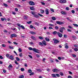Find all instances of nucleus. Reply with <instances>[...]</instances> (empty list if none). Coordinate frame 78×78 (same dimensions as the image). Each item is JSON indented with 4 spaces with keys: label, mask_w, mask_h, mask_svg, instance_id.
<instances>
[{
    "label": "nucleus",
    "mask_w": 78,
    "mask_h": 78,
    "mask_svg": "<svg viewBox=\"0 0 78 78\" xmlns=\"http://www.w3.org/2000/svg\"><path fill=\"white\" fill-rule=\"evenodd\" d=\"M53 41L54 44H58V43L59 42V41H58V40L55 39V38H54Z\"/></svg>",
    "instance_id": "obj_1"
},
{
    "label": "nucleus",
    "mask_w": 78,
    "mask_h": 78,
    "mask_svg": "<svg viewBox=\"0 0 78 78\" xmlns=\"http://www.w3.org/2000/svg\"><path fill=\"white\" fill-rule=\"evenodd\" d=\"M29 3L30 5L33 6L34 5V2L32 1H30L29 2Z\"/></svg>",
    "instance_id": "obj_2"
},
{
    "label": "nucleus",
    "mask_w": 78,
    "mask_h": 78,
    "mask_svg": "<svg viewBox=\"0 0 78 78\" xmlns=\"http://www.w3.org/2000/svg\"><path fill=\"white\" fill-rule=\"evenodd\" d=\"M63 30H65V28L64 27H61L59 29V31L60 33H63Z\"/></svg>",
    "instance_id": "obj_3"
},
{
    "label": "nucleus",
    "mask_w": 78,
    "mask_h": 78,
    "mask_svg": "<svg viewBox=\"0 0 78 78\" xmlns=\"http://www.w3.org/2000/svg\"><path fill=\"white\" fill-rule=\"evenodd\" d=\"M33 51L35 53H39V50L36 49V48H33Z\"/></svg>",
    "instance_id": "obj_4"
},
{
    "label": "nucleus",
    "mask_w": 78,
    "mask_h": 78,
    "mask_svg": "<svg viewBox=\"0 0 78 78\" xmlns=\"http://www.w3.org/2000/svg\"><path fill=\"white\" fill-rule=\"evenodd\" d=\"M11 38H13V37H17V34H12L10 36Z\"/></svg>",
    "instance_id": "obj_5"
},
{
    "label": "nucleus",
    "mask_w": 78,
    "mask_h": 78,
    "mask_svg": "<svg viewBox=\"0 0 78 78\" xmlns=\"http://www.w3.org/2000/svg\"><path fill=\"white\" fill-rule=\"evenodd\" d=\"M56 23H57V24L58 25H62V24H64V22H62L59 21H57L56 22Z\"/></svg>",
    "instance_id": "obj_6"
},
{
    "label": "nucleus",
    "mask_w": 78,
    "mask_h": 78,
    "mask_svg": "<svg viewBox=\"0 0 78 78\" xmlns=\"http://www.w3.org/2000/svg\"><path fill=\"white\" fill-rule=\"evenodd\" d=\"M53 72H59V70L58 69L54 68L53 70Z\"/></svg>",
    "instance_id": "obj_7"
},
{
    "label": "nucleus",
    "mask_w": 78,
    "mask_h": 78,
    "mask_svg": "<svg viewBox=\"0 0 78 78\" xmlns=\"http://www.w3.org/2000/svg\"><path fill=\"white\" fill-rule=\"evenodd\" d=\"M57 34L60 37H62V34L61 33H59V32H58Z\"/></svg>",
    "instance_id": "obj_8"
},
{
    "label": "nucleus",
    "mask_w": 78,
    "mask_h": 78,
    "mask_svg": "<svg viewBox=\"0 0 78 78\" xmlns=\"http://www.w3.org/2000/svg\"><path fill=\"white\" fill-rule=\"evenodd\" d=\"M9 59H11V60H14V57L13 55H11L9 56Z\"/></svg>",
    "instance_id": "obj_9"
},
{
    "label": "nucleus",
    "mask_w": 78,
    "mask_h": 78,
    "mask_svg": "<svg viewBox=\"0 0 78 78\" xmlns=\"http://www.w3.org/2000/svg\"><path fill=\"white\" fill-rule=\"evenodd\" d=\"M30 33L31 34H33L34 35L35 34H36V32H34L30 31Z\"/></svg>",
    "instance_id": "obj_10"
},
{
    "label": "nucleus",
    "mask_w": 78,
    "mask_h": 78,
    "mask_svg": "<svg viewBox=\"0 0 78 78\" xmlns=\"http://www.w3.org/2000/svg\"><path fill=\"white\" fill-rule=\"evenodd\" d=\"M31 39H32V40H34V41H36V37L33 36L31 37Z\"/></svg>",
    "instance_id": "obj_11"
},
{
    "label": "nucleus",
    "mask_w": 78,
    "mask_h": 78,
    "mask_svg": "<svg viewBox=\"0 0 78 78\" xmlns=\"http://www.w3.org/2000/svg\"><path fill=\"white\" fill-rule=\"evenodd\" d=\"M42 44L45 46V45H47V43H46V42L45 41H43L42 42Z\"/></svg>",
    "instance_id": "obj_12"
},
{
    "label": "nucleus",
    "mask_w": 78,
    "mask_h": 78,
    "mask_svg": "<svg viewBox=\"0 0 78 78\" xmlns=\"http://www.w3.org/2000/svg\"><path fill=\"white\" fill-rule=\"evenodd\" d=\"M45 12H46V14H49V12H48V9H46Z\"/></svg>",
    "instance_id": "obj_13"
},
{
    "label": "nucleus",
    "mask_w": 78,
    "mask_h": 78,
    "mask_svg": "<svg viewBox=\"0 0 78 78\" xmlns=\"http://www.w3.org/2000/svg\"><path fill=\"white\" fill-rule=\"evenodd\" d=\"M34 16V17H35L36 18H39V15L36 14Z\"/></svg>",
    "instance_id": "obj_14"
},
{
    "label": "nucleus",
    "mask_w": 78,
    "mask_h": 78,
    "mask_svg": "<svg viewBox=\"0 0 78 78\" xmlns=\"http://www.w3.org/2000/svg\"><path fill=\"white\" fill-rule=\"evenodd\" d=\"M57 33L58 34V33L56 31H54L52 33V34H54V35H55V34H56Z\"/></svg>",
    "instance_id": "obj_15"
},
{
    "label": "nucleus",
    "mask_w": 78,
    "mask_h": 78,
    "mask_svg": "<svg viewBox=\"0 0 78 78\" xmlns=\"http://www.w3.org/2000/svg\"><path fill=\"white\" fill-rule=\"evenodd\" d=\"M45 39L46 41H47L48 42V41H50V39L49 38H48V37H46L45 38Z\"/></svg>",
    "instance_id": "obj_16"
},
{
    "label": "nucleus",
    "mask_w": 78,
    "mask_h": 78,
    "mask_svg": "<svg viewBox=\"0 0 78 78\" xmlns=\"http://www.w3.org/2000/svg\"><path fill=\"white\" fill-rule=\"evenodd\" d=\"M61 14H64V15H66L67 14V13L64 12V11H62L61 12Z\"/></svg>",
    "instance_id": "obj_17"
},
{
    "label": "nucleus",
    "mask_w": 78,
    "mask_h": 78,
    "mask_svg": "<svg viewBox=\"0 0 78 78\" xmlns=\"http://www.w3.org/2000/svg\"><path fill=\"white\" fill-rule=\"evenodd\" d=\"M30 9H31V10H32L33 11H34V8L33 7H30Z\"/></svg>",
    "instance_id": "obj_18"
},
{
    "label": "nucleus",
    "mask_w": 78,
    "mask_h": 78,
    "mask_svg": "<svg viewBox=\"0 0 78 78\" xmlns=\"http://www.w3.org/2000/svg\"><path fill=\"white\" fill-rule=\"evenodd\" d=\"M52 19L53 20H56V18H55V17L53 16L52 17Z\"/></svg>",
    "instance_id": "obj_19"
},
{
    "label": "nucleus",
    "mask_w": 78,
    "mask_h": 78,
    "mask_svg": "<svg viewBox=\"0 0 78 78\" xmlns=\"http://www.w3.org/2000/svg\"><path fill=\"white\" fill-rule=\"evenodd\" d=\"M31 13L33 15H34V16L36 14V12H31Z\"/></svg>",
    "instance_id": "obj_20"
},
{
    "label": "nucleus",
    "mask_w": 78,
    "mask_h": 78,
    "mask_svg": "<svg viewBox=\"0 0 78 78\" xmlns=\"http://www.w3.org/2000/svg\"><path fill=\"white\" fill-rule=\"evenodd\" d=\"M12 68V66L11 65V64L9 65V66L8 67V68Z\"/></svg>",
    "instance_id": "obj_21"
},
{
    "label": "nucleus",
    "mask_w": 78,
    "mask_h": 78,
    "mask_svg": "<svg viewBox=\"0 0 78 78\" xmlns=\"http://www.w3.org/2000/svg\"><path fill=\"white\" fill-rule=\"evenodd\" d=\"M52 75L53 77H54V78H56V75L55 74H52Z\"/></svg>",
    "instance_id": "obj_22"
},
{
    "label": "nucleus",
    "mask_w": 78,
    "mask_h": 78,
    "mask_svg": "<svg viewBox=\"0 0 78 78\" xmlns=\"http://www.w3.org/2000/svg\"><path fill=\"white\" fill-rule=\"evenodd\" d=\"M28 48L30 50H33V48L31 47H29Z\"/></svg>",
    "instance_id": "obj_23"
},
{
    "label": "nucleus",
    "mask_w": 78,
    "mask_h": 78,
    "mask_svg": "<svg viewBox=\"0 0 78 78\" xmlns=\"http://www.w3.org/2000/svg\"><path fill=\"white\" fill-rule=\"evenodd\" d=\"M35 25H37V26H39V23L37 22H35Z\"/></svg>",
    "instance_id": "obj_24"
},
{
    "label": "nucleus",
    "mask_w": 78,
    "mask_h": 78,
    "mask_svg": "<svg viewBox=\"0 0 78 78\" xmlns=\"http://www.w3.org/2000/svg\"><path fill=\"white\" fill-rule=\"evenodd\" d=\"M27 18H28V16H24V19H27Z\"/></svg>",
    "instance_id": "obj_25"
},
{
    "label": "nucleus",
    "mask_w": 78,
    "mask_h": 78,
    "mask_svg": "<svg viewBox=\"0 0 78 78\" xmlns=\"http://www.w3.org/2000/svg\"><path fill=\"white\" fill-rule=\"evenodd\" d=\"M24 77V76H23V75H22L19 77V78H23Z\"/></svg>",
    "instance_id": "obj_26"
},
{
    "label": "nucleus",
    "mask_w": 78,
    "mask_h": 78,
    "mask_svg": "<svg viewBox=\"0 0 78 78\" xmlns=\"http://www.w3.org/2000/svg\"><path fill=\"white\" fill-rule=\"evenodd\" d=\"M19 56H20V57H22V53H20L19 54Z\"/></svg>",
    "instance_id": "obj_27"
},
{
    "label": "nucleus",
    "mask_w": 78,
    "mask_h": 78,
    "mask_svg": "<svg viewBox=\"0 0 78 78\" xmlns=\"http://www.w3.org/2000/svg\"><path fill=\"white\" fill-rule=\"evenodd\" d=\"M73 25H74L75 27H78V25H77L76 24H73Z\"/></svg>",
    "instance_id": "obj_28"
},
{
    "label": "nucleus",
    "mask_w": 78,
    "mask_h": 78,
    "mask_svg": "<svg viewBox=\"0 0 78 78\" xmlns=\"http://www.w3.org/2000/svg\"><path fill=\"white\" fill-rule=\"evenodd\" d=\"M16 59L18 61H20V59L18 57H16Z\"/></svg>",
    "instance_id": "obj_29"
},
{
    "label": "nucleus",
    "mask_w": 78,
    "mask_h": 78,
    "mask_svg": "<svg viewBox=\"0 0 78 78\" xmlns=\"http://www.w3.org/2000/svg\"><path fill=\"white\" fill-rule=\"evenodd\" d=\"M9 48H10V49H14V48H13V47H11V46H9Z\"/></svg>",
    "instance_id": "obj_30"
},
{
    "label": "nucleus",
    "mask_w": 78,
    "mask_h": 78,
    "mask_svg": "<svg viewBox=\"0 0 78 78\" xmlns=\"http://www.w3.org/2000/svg\"><path fill=\"white\" fill-rule=\"evenodd\" d=\"M60 75H61V76H63V75H64V74L62 72H60Z\"/></svg>",
    "instance_id": "obj_31"
},
{
    "label": "nucleus",
    "mask_w": 78,
    "mask_h": 78,
    "mask_svg": "<svg viewBox=\"0 0 78 78\" xmlns=\"http://www.w3.org/2000/svg\"><path fill=\"white\" fill-rule=\"evenodd\" d=\"M36 70L38 72H41V69H36Z\"/></svg>",
    "instance_id": "obj_32"
},
{
    "label": "nucleus",
    "mask_w": 78,
    "mask_h": 78,
    "mask_svg": "<svg viewBox=\"0 0 78 78\" xmlns=\"http://www.w3.org/2000/svg\"><path fill=\"white\" fill-rule=\"evenodd\" d=\"M18 50H19V52H22V49L21 48H19Z\"/></svg>",
    "instance_id": "obj_33"
},
{
    "label": "nucleus",
    "mask_w": 78,
    "mask_h": 78,
    "mask_svg": "<svg viewBox=\"0 0 78 78\" xmlns=\"http://www.w3.org/2000/svg\"><path fill=\"white\" fill-rule=\"evenodd\" d=\"M39 44L40 45H41L42 46L43 45V44L41 42L39 43Z\"/></svg>",
    "instance_id": "obj_34"
},
{
    "label": "nucleus",
    "mask_w": 78,
    "mask_h": 78,
    "mask_svg": "<svg viewBox=\"0 0 78 78\" xmlns=\"http://www.w3.org/2000/svg\"><path fill=\"white\" fill-rule=\"evenodd\" d=\"M28 73H31V72H32V71L31 70V69H29L28 70Z\"/></svg>",
    "instance_id": "obj_35"
},
{
    "label": "nucleus",
    "mask_w": 78,
    "mask_h": 78,
    "mask_svg": "<svg viewBox=\"0 0 78 78\" xmlns=\"http://www.w3.org/2000/svg\"><path fill=\"white\" fill-rule=\"evenodd\" d=\"M39 38L40 39H41V40L43 39V37L41 36L39 37Z\"/></svg>",
    "instance_id": "obj_36"
},
{
    "label": "nucleus",
    "mask_w": 78,
    "mask_h": 78,
    "mask_svg": "<svg viewBox=\"0 0 78 78\" xmlns=\"http://www.w3.org/2000/svg\"><path fill=\"white\" fill-rule=\"evenodd\" d=\"M6 56L7 58H8L9 59V54H7L6 55Z\"/></svg>",
    "instance_id": "obj_37"
},
{
    "label": "nucleus",
    "mask_w": 78,
    "mask_h": 78,
    "mask_svg": "<svg viewBox=\"0 0 78 78\" xmlns=\"http://www.w3.org/2000/svg\"><path fill=\"white\" fill-rule=\"evenodd\" d=\"M41 3L43 5H45V3L44 2H41Z\"/></svg>",
    "instance_id": "obj_38"
},
{
    "label": "nucleus",
    "mask_w": 78,
    "mask_h": 78,
    "mask_svg": "<svg viewBox=\"0 0 78 78\" xmlns=\"http://www.w3.org/2000/svg\"><path fill=\"white\" fill-rule=\"evenodd\" d=\"M22 27V29H25V27H24V26H23V25H21V27Z\"/></svg>",
    "instance_id": "obj_39"
},
{
    "label": "nucleus",
    "mask_w": 78,
    "mask_h": 78,
    "mask_svg": "<svg viewBox=\"0 0 78 78\" xmlns=\"http://www.w3.org/2000/svg\"><path fill=\"white\" fill-rule=\"evenodd\" d=\"M73 40H75L76 39V37L75 36H73Z\"/></svg>",
    "instance_id": "obj_40"
},
{
    "label": "nucleus",
    "mask_w": 78,
    "mask_h": 78,
    "mask_svg": "<svg viewBox=\"0 0 78 78\" xmlns=\"http://www.w3.org/2000/svg\"><path fill=\"white\" fill-rule=\"evenodd\" d=\"M55 28L56 30H58L59 29V27L58 26H55Z\"/></svg>",
    "instance_id": "obj_41"
},
{
    "label": "nucleus",
    "mask_w": 78,
    "mask_h": 78,
    "mask_svg": "<svg viewBox=\"0 0 78 78\" xmlns=\"http://www.w3.org/2000/svg\"><path fill=\"white\" fill-rule=\"evenodd\" d=\"M67 2V1L65 0H63V3H66Z\"/></svg>",
    "instance_id": "obj_42"
},
{
    "label": "nucleus",
    "mask_w": 78,
    "mask_h": 78,
    "mask_svg": "<svg viewBox=\"0 0 78 78\" xmlns=\"http://www.w3.org/2000/svg\"><path fill=\"white\" fill-rule=\"evenodd\" d=\"M74 50L75 51H78V48H74Z\"/></svg>",
    "instance_id": "obj_43"
},
{
    "label": "nucleus",
    "mask_w": 78,
    "mask_h": 78,
    "mask_svg": "<svg viewBox=\"0 0 78 78\" xmlns=\"http://www.w3.org/2000/svg\"><path fill=\"white\" fill-rule=\"evenodd\" d=\"M32 21H30L29 22H27V23H28V24H30V23H32Z\"/></svg>",
    "instance_id": "obj_44"
},
{
    "label": "nucleus",
    "mask_w": 78,
    "mask_h": 78,
    "mask_svg": "<svg viewBox=\"0 0 78 78\" xmlns=\"http://www.w3.org/2000/svg\"><path fill=\"white\" fill-rule=\"evenodd\" d=\"M38 14L40 16H41V17H44V16L42 15L41 14H40V13H38Z\"/></svg>",
    "instance_id": "obj_45"
},
{
    "label": "nucleus",
    "mask_w": 78,
    "mask_h": 78,
    "mask_svg": "<svg viewBox=\"0 0 78 78\" xmlns=\"http://www.w3.org/2000/svg\"><path fill=\"white\" fill-rule=\"evenodd\" d=\"M34 27V26H32V25H31L30 26V28H33Z\"/></svg>",
    "instance_id": "obj_46"
},
{
    "label": "nucleus",
    "mask_w": 78,
    "mask_h": 78,
    "mask_svg": "<svg viewBox=\"0 0 78 78\" xmlns=\"http://www.w3.org/2000/svg\"><path fill=\"white\" fill-rule=\"evenodd\" d=\"M34 75V73L32 72L30 74V76H31V75Z\"/></svg>",
    "instance_id": "obj_47"
},
{
    "label": "nucleus",
    "mask_w": 78,
    "mask_h": 78,
    "mask_svg": "<svg viewBox=\"0 0 78 78\" xmlns=\"http://www.w3.org/2000/svg\"><path fill=\"white\" fill-rule=\"evenodd\" d=\"M49 26H51V27H53L54 26V25L53 24H49Z\"/></svg>",
    "instance_id": "obj_48"
},
{
    "label": "nucleus",
    "mask_w": 78,
    "mask_h": 78,
    "mask_svg": "<svg viewBox=\"0 0 78 78\" xmlns=\"http://www.w3.org/2000/svg\"><path fill=\"white\" fill-rule=\"evenodd\" d=\"M21 70L22 71V72H23V71H24V69L23 68H21Z\"/></svg>",
    "instance_id": "obj_49"
},
{
    "label": "nucleus",
    "mask_w": 78,
    "mask_h": 78,
    "mask_svg": "<svg viewBox=\"0 0 78 78\" xmlns=\"http://www.w3.org/2000/svg\"><path fill=\"white\" fill-rule=\"evenodd\" d=\"M28 56L30 58H31V59L33 58V57H32V56L30 55H29Z\"/></svg>",
    "instance_id": "obj_50"
},
{
    "label": "nucleus",
    "mask_w": 78,
    "mask_h": 78,
    "mask_svg": "<svg viewBox=\"0 0 78 78\" xmlns=\"http://www.w3.org/2000/svg\"><path fill=\"white\" fill-rule=\"evenodd\" d=\"M50 10H51V11H52V12H55V11H54V10H53V9H50Z\"/></svg>",
    "instance_id": "obj_51"
},
{
    "label": "nucleus",
    "mask_w": 78,
    "mask_h": 78,
    "mask_svg": "<svg viewBox=\"0 0 78 78\" xmlns=\"http://www.w3.org/2000/svg\"><path fill=\"white\" fill-rule=\"evenodd\" d=\"M55 75H56L57 77H59V75L58 74H55Z\"/></svg>",
    "instance_id": "obj_52"
},
{
    "label": "nucleus",
    "mask_w": 78,
    "mask_h": 78,
    "mask_svg": "<svg viewBox=\"0 0 78 78\" xmlns=\"http://www.w3.org/2000/svg\"><path fill=\"white\" fill-rule=\"evenodd\" d=\"M17 26H18V27H21V26H20V24H19V23H17Z\"/></svg>",
    "instance_id": "obj_53"
},
{
    "label": "nucleus",
    "mask_w": 78,
    "mask_h": 78,
    "mask_svg": "<svg viewBox=\"0 0 78 78\" xmlns=\"http://www.w3.org/2000/svg\"><path fill=\"white\" fill-rule=\"evenodd\" d=\"M63 36L65 38H67V35L64 34Z\"/></svg>",
    "instance_id": "obj_54"
},
{
    "label": "nucleus",
    "mask_w": 78,
    "mask_h": 78,
    "mask_svg": "<svg viewBox=\"0 0 78 78\" xmlns=\"http://www.w3.org/2000/svg\"><path fill=\"white\" fill-rule=\"evenodd\" d=\"M71 12H72V13H73V14H75V11H74L73 10H72L71 11Z\"/></svg>",
    "instance_id": "obj_55"
},
{
    "label": "nucleus",
    "mask_w": 78,
    "mask_h": 78,
    "mask_svg": "<svg viewBox=\"0 0 78 78\" xmlns=\"http://www.w3.org/2000/svg\"><path fill=\"white\" fill-rule=\"evenodd\" d=\"M72 56L73 57H74V58H76V56L75 55H73Z\"/></svg>",
    "instance_id": "obj_56"
},
{
    "label": "nucleus",
    "mask_w": 78,
    "mask_h": 78,
    "mask_svg": "<svg viewBox=\"0 0 78 78\" xmlns=\"http://www.w3.org/2000/svg\"><path fill=\"white\" fill-rule=\"evenodd\" d=\"M2 46L3 47H6V45L4 44H2Z\"/></svg>",
    "instance_id": "obj_57"
},
{
    "label": "nucleus",
    "mask_w": 78,
    "mask_h": 78,
    "mask_svg": "<svg viewBox=\"0 0 78 78\" xmlns=\"http://www.w3.org/2000/svg\"><path fill=\"white\" fill-rule=\"evenodd\" d=\"M13 44H15V45H18V44L17 43H16V42H13Z\"/></svg>",
    "instance_id": "obj_58"
},
{
    "label": "nucleus",
    "mask_w": 78,
    "mask_h": 78,
    "mask_svg": "<svg viewBox=\"0 0 78 78\" xmlns=\"http://www.w3.org/2000/svg\"><path fill=\"white\" fill-rule=\"evenodd\" d=\"M4 5L5 6H8V5L5 3H4Z\"/></svg>",
    "instance_id": "obj_59"
},
{
    "label": "nucleus",
    "mask_w": 78,
    "mask_h": 78,
    "mask_svg": "<svg viewBox=\"0 0 78 78\" xmlns=\"http://www.w3.org/2000/svg\"><path fill=\"white\" fill-rule=\"evenodd\" d=\"M3 58V57H2V56H0V59H2Z\"/></svg>",
    "instance_id": "obj_60"
},
{
    "label": "nucleus",
    "mask_w": 78,
    "mask_h": 78,
    "mask_svg": "<svg viewBox=\"0 0 78 78\" xmlns=\"http://www.w3.org/2000/svg\"><path fill=\"white\" fill-rule=\"evenodd\" d=\"M66 10L69 11V8L68 7H67L66 8Z\"/></svg>",
    "instance_id": "obj_61"
},
{
    "label": "nucleus",
    "mask_w": 78,
    "mask_h": 78,
    "mask_svg": "<svg viewBox=\"0 0 78 78\" xmlns=\"http://www.w3.org/2000/svg\"><path fill=\"white\" fill-rule=\"evenodd\" d=\"M15 10L16 11V12H17V11H18V9L17 8H15Z\"/></svg>",
    "instance_id": "obj_62"
},
{
    "label": "nucleus",
    "mask_w": 78,
    "mask_h": 78,
    "mask_svg": "<svg viewBox=\"0 0 78 78\" xmlns=\"http://www.w3.org/2000/svg\"><path fill=\"white\" fill-rule=\"evenodd\" d=\"M58 59L59 60H61V57H58Z\"/></svg>",
    "instance_id": "obj_63"
},
{
    "label": "nucleus",
    "mask_w": 78,
    "mask_h": 78,
    "mask_svg": "<svg viewBox=\"0 0 78 78\" xmlns=\"http://www.w3.org/2000/svg\"><path fill=\"white\" fill-rule=\"evenodd\" d=\"M68 78H72V76H68Z\"/></svg>",
    "instance_id": "obj_64"
}]
</instances>
